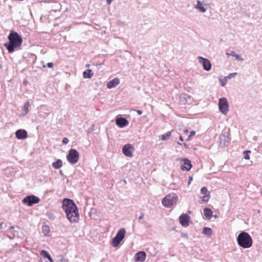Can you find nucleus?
I'll return each mask as SVG.
<instances>
[{"label": "nucleus", "mask_w": 262, "mask_h": 262, "mask_svg": "<svg viewBox=\"0 0 262 262\" xmlns=\"http://www.w3.org/2000/svg\"><path fill=\"white\" fill-rule=\"evenodd\" d=\"M62 207L66 213L68 220L71 223H77L79 221V213L74 201L70 199H64Z\"/></svg>", "instance_id": "1"}, {"label": "nucleus", "mask_w": 262, "mask_h": 262, "mask_svg": "<svg viewBox=\"0 0 262 262\" xmlns=\"http://www.w3.org/2000/svg\"><path fill=\"white\" fill-rule=\"evenodd\" d=\"M8 38L9 42L5 43L4 46L9 53L13 52L15 49L19 47L23 42L21 36L14 31H11Z\"/></svg>", "instance_id": "2"}, {"label": "nucleus", "mask_w": 262, "mask_h": 262, "mask_svg": "<svg viewBox=\"0 0 262 262\" xmlns=\"http://www.w3.org/2000/svg\"><path fill=\"white\" fill-rule=\"evenodd\" d=\"M238 245L244 249L250 248L253 244V240L250 234L245 231L241 232L237 237Z\"/></svg>", "instance_id": "3"}, {"label": "nucleus", "mask_w": 262, "mask_h": 262, "mask_svg": "<svg viewBox=\"0 0 262 262\" xmlns=\"http://www.w3.org/2000/svg\"><path fill=\"white\" fill-rule=\"evenodd\" d=\"M177 198V195L174 193L169 194L162 199V204L165 207H169L176 204Z\"/></svg>", "instance_id": "4"}, {"label": "nucleus", "mask_w": 262, "mask_h": 262, "mask_svg": "<svg viewBox=\"0 0 262 262\" xmlns=\"http://www.w3.org/2000/svg\"><path fill=\"white\" fill-rule=\"evenodd\" d=\"M67 159L70 163L75 164L79 161V154L77 150L72 148L69 150Z\"/></svg>", "instance_id": "5"}, {"label": "nucleus", "mask_w": 262, "mask_h": 262, "mask_svg": "<svg viewBox=\"0 0 262 262\" xmlns=\"http://www.w3.org/2000/svg\"><path fill=\"white\" fill-rule=\"evenodd\" d=\"M126 233L124 228H121L117 233L116 235L112 239V245L114 247H117L124 238Z\"/></svg>", "instance_id": "6"}, {"label": "nucleus", "mask_w": 262, "mask_h": 262, "mask_svg": "<svg viewBox=\"0 0 262 262\" xmlns=\"http://www.w3.org/2000/svg\"><path fill=\"white\" fill-rule=\"evenodd\" d=\"M220 111L224 115H226L229 111V104L227 100L225 97L220 99L219 102Z\"/></svg>", "instance_id": "7"}, {"label": "nucleus", "mask_w": 262, "mask_h": 262, "mask_svg": "<svg viewBox=\"0 0 262 262\" xmlns=\"http://www.w3.org/2000/svg\"><path fill=\"white\" fill-rule=\"evenodd\" d=\"M39 201L40 199L38 197L34 195H30L24 198L23 200V202L28 206H32L34 204L39 203Z\"/></svg>", "instance_id": "8"}, {"label": "nucleus", "mask_w": 262, "mask_h": 262, "mask_svg": "<svg viewBox=\"0 0 262 262\" xmlns=\"http://www.w3.org/2000/svg\"><path fill=\"white\" fill-rule=\"evenodd\" d=\"M135 150L134 147L130 144H127L124 145L122 148V152L126 157H132L133 156V153Z\"/></svg>", "instance_id": "9"}, {"label": "nucleus", "mask_w": 262, "mask_h": 262, "mask_svg": "<svg viewBox=\"0 0 262 262\" xmlns=\"http://www.w3.org/2000/svg\"><path fill=\"white\" fill-rule=\"evenodd\" d=\"M198 59L199 63L202 65L203 69L205 71H209L210 70L211 68V63L208 59L201 56H199Z\"/></svg>", "instance_id": "10"}, {"label": "nucleus", "mask_w": 262, "mask_h": 262, "mask_svg": "<svg viewBox=\"0 0 262 262\" xmlns=\"http://www.w3.org/2000/svg\"><path fill=\"white\" fill-rule=\"evenodd\" d=\"M190 216L187 214H182L179 217L180 223L183 227H187L189 225Z\"/></svg>", "instance_id": "11"}, {"label": "nucleus", "mask_w": 262, "mask_h": 262, "mask_svg": "<svg viewBox=\"0 0 262 262\" xmlns=\"http://www.w3.org/2000/svg\"><path fill=\"white\" fill-rule=\"evenodd\" d=\"M201 193L203 195L201 196L202 198L203 201L205 202H207L210 198V192L208 191L207 188L203 187L201 189Z\"/></svg>", "instance_id": "12"}, {"label": "nucleus", "mask_w": 262, "mask_h": 262, "mask_svg": "<svg viewBox=\"0 0 262 262\" xmlns=\"http://www.w3.org/2000/svg\"><path fill=\"white\" fill-rule=\"evenodd\" d=\"M116 123L118 126L119 127H123L127 126L128 124L127 120L123 117H117L116 119Z\"/></svg>", "instance_id": "13"}, {"label": "nucleus", "mask_w": 262, "mask_h": 262, "mask_svg": "<svg viewBox=\"0 0 262 262\" xmlns=\"http://www.w3.org/2000/svg\"><path fill=\"white\" fill-rule=\"evenodd\" d=\"M220 146L224 147L227 146L229 144V138L225 134V133L222 134L220 137Z\"/></svg>", "instance_id": "14"}, {"label": "nucleus", "mask_w": 262, "mask_h": 262, "mask_svg": "<svg viewBox=\"0 0 262 262\" xmlns=\"http://www.w3.org/2000/svg\"><path fill=\"white\" fill-rule=\"evenodd\" d=\"M16 137L18 139H24L27 138L28 134L24 129H18L15 133Z\"/></svg>", "instance_id": "15"}, {"label": "nucleus", "mask_w": 262, "mask_h": 262, "mask_svg": "<svg viewBox=\"0 0 262 262\" xmlns=\"http://www.w3.org/2000/svg\"><path fill=\"white\" fill-rule=\"evenodd\" d=\"M146 258V253L144 251H139L135 255L136 261L143 262Z\"/></svg>", "instance_id": "16"}, {"label": "nucleus", "mask_w": 262, "mask_h": 262, "mask_svg": "<svg viewBox=\"0 0 262 262\" xmlns=\"http://www.w3.org/2000/svg\"><path fill=\"white\" fill-rule=\"evenodd\" d=\"M192 167V165L191 164V162L187 159H185L184 160L183 165H181V169L182 170H186L189 171Z\"/></svg>", "instance_id": "17"}, {"label": "nucleus", "mask_w": 262, "mask_h": 262, "mask_svg": "<svg viewBox=\"0 0 262 262\" xmlns=\"http://www.w3.org/2000/svg\"><path fill=\"white\" fill-rule=\"evenodd\" d=\"M119 79L117 78H115L107 82V88L108 89L114 88L118 85L119 84Z\"/></svg>", "instance_id": "18"}, {"label": "nucleus", "mask_w": 262, "mask_h": 262, "mask_svg": "<svg viewBox=\"0 0 262 262\" xmlns=\"http://www.w3.org/2000/svg\"><path fill=\"white\" fill-rule=\"evenodd\" d=\"M204 214L206 219L210 220L212 216V211L210 208L206 207L204 209Z\"/></svg>", "instance_id": "19"}, {"label": "nucleus", "mask_w": 262, "mask_h": 262, "mask_svg": "<svg viewBox=\"0 0 262 262\" xmlns=\"http://www.w3.org/2000/svg\"><path fill=\"white\" fill-rule=\"evenodd\" d=\"M52 166L55 169H59L62 166V161L60 159H58L55 162L52 163Z\"/></svg>", "instance_id": "20"}, {"label": "nucleus", "mask_w": 262, "mask_h": 262, "mask_svg": "<svg viewBox=\"0 0 262 262\" xmlns=\"http://www.w3.org/2000/svg\"><path fill=\"white\" fill-rule=\"evenodd\" d=\"M194 8L199 10L201 12L204 13L206 11V9L202 6V3L200 1H197V4Z\"/></svg>", "instance_id": "21"}, {"label": "nucleus", "mask_w": 262, "mask_h": 262, "mask_svg": "<svg viewBox=\"0 0 262 262\" xmlns=\"http://www.w3.org/2000/svg\"><path fill=\"white\" fill-rule=\"evenodd\" d=\"M40 254L45 258L49 259L50 262H53V259L49 254V253L45 250H42L40 251Z\"/></svg>", "instance_id": "22"}, {"label": "nucleus", "mask_w": 262, "mask_h": 262, "mask_svg": "<svg viewBox=\"0 0 262 262\" xmlns=\"http://www.w3.org/2000/svg\"><path fill=\"white\" fill-rule=\"evenodd\" d=\"M93 74L92 71L90 69H88L83 73V76L85 78H91Z\"/></svg>", "instance_id": "23"}, {"label": "nucleus", "mask_w": 262, "mask_h": 262, "mask_svg": "<svg viewBox=\"0 0 262 262\" xmlns=\"http://www.w3.org/2000/svg\"><path fill=\"white\" fill-rule=\"evenodd\" d=\"M212 233V229L209 227H204L203 229L202 233L208 236H210Z\"/></svg>", "instance_id": "24"}, {"label": "nucleus", "mask_w": 262, "mask_h": 262, "mask_svg": "<svg viewBox=\"0 0 262 262\" xmlns=\"http://www.w3.org/2000/svg\"><path fill=\"white\" fill-rule=\"evenodd\" d=\"M29 106H30V103L28 101H27V102H26L24 103V112L23 113V116H25L26 115H27L28 114Z\"/></svg>", "instance_id": "25"}, {"label": "nucleus", "mask_w": 262, "mask_h": 262, "mask_svg": "<svg viewBox=\"0 0 262 262\" xmlns=\"http://www.w3.org/2000/svg\"><path fill=\"white\" fill-rule=\"evenodd\" d=\"M42 232L45 236H47L50 232V227L48 225H43L42 227Z\"/></svg>", "instance_id": "26"}, {"label": "nucleus", "mask_w": 262, "mask_h": 262, "mask_svg": "<svg viewBox=\"0 0 262 262\" xmlns=\"http://www.w3.org/2000/svg\"><path fill=\"white\" fill-rule=\"evenodd\" d=\"M171 136V132H167L166 134L161 135V139L162 141H166L169 139Z\"/></svg>", "instance_id": "27"}, {"label": "nucleus", "mask_w": 262, "mask_h": 262, "mask_svg": "<svg viewBox=\"0 0 262 262\" xmlns=\"http://www.w3.org/2000/svg\"><path fill=\"white\" fill-rule=\"evenodd\" d=\"M230 55L231 56H232L233 57H235V58L239 60V61H243L244 60V59L243 58H241L240 55H239L238 54H236L234 51H231L230 53Z\"/></svg>", "instance_id": "28"}, {"label": "nucleus", "mask_w": 262, "mask_h": 262, "mask_svg": "<svg viewBox=\"0 0 262 262\" xmlns=\"http://www.w3.org/2000/svg\"><path fill=\"white\" fill-rule=\"evenodd\" d=\"M250 150H246L243 152L244 157L245 159L249 160L250 159V156L249 155V153H250Z\"/></svg>", "instance_id": "29"}, {"label": "nucleus", "mask_w": 262, "mask_h": 262, "mask_svg": "<svg viewBox=\"0 0 262 262\" xmlns=\"http://www.w3.org/2000/svg\"><path fill=\"white\" fill-rule=\"evenodd\" d=\"M47 215L48 216V217L52 220H54L55 219V215H54L53 213L51 212H48Z\"/></svg>", "instance_id": "30"}, {"label": "nucleus", "mask_w": 262, "mask_h": 262, "mask_svg": "<svg viewBox=\"0 0 262 262\" xmlns=\"http://www.w3.org/2000/svg\"><path fill=\"white\" fill-rule=\"evenodd\" d=\"M237 75V73H230L226 77L228 79H231Z\"/></svg>", "instance_id": "31"}, {"label": "nucleus", "mask_w": 262, "mask_h": 262, "mask_svg": "<svg viewBox=\"0 0 262 262\" xmlns=\"http://www.w3.org/2000/svg\"><path fill=\"white\" fill-rule=\"evenodd\" d=\"M195 134V132L194 130H191L190 133V135L188 136L187 140H190V138Z\"/></svg>", "instance_id": "32"}, {"label": "nucleus", "mask_w": 262, "mask_h": 262, "mask_svg": "<svg viewBox=\"0 0 262 262\" xmlns=\"http://www.w3.org/2000/svg\"><path fill=\"white\" fill-rule=\"evenodd\" d=\"M220 81L221 82V85L222 86H224L226 83V82H227V80L226 79H220Z\"/></svg>", "instance_id": "33"}, {"label": "nucleus", "mask_w": 262, "mask_h": 262, "mask_svg": "<svg viewBox=\"0 0 262 262\" xmlns=\"http://www.w3.org/2000/svg\"><path fill=\"white\" fill-rule=\"evenodd\" d=\"M69 140L68 139V138H63V139H62V143L63 144H68V143L69 142Z\"/></svg>", "instance_id": "34"}, {"label": "nucleus", "mask_w": 262, "mask_h": 262, "mask_svg": "<svg viewBox=\"0 0 262 262\" xmlns=\"http://www.w3.org/2000/svg\"><path fill=\"white\" fill-rule=\"evenodd\" d=\"M47 66L49 68H51L53 67V63L52 62H49L47 64Z\"/></svg>", "instance_id": "35"}, {"label": "nucleus", "mask_w": 262, "mask_h": 262, "mask_svg": "<svg viewBox=\"0 0 262 262\" xmlns=\"http://www.w3.org/2000/svg\"><path fill=\"white\" fill-rule=\"evenodd\" d=\"M192 181V177H189L188 178V185H189L191 183V182Z\"/></svg>", "instance_id": "36"}, {"label": "nucleus", "mask_w": 262, "mask_h": 262, "mask_svg": "<svg viewBox=\"0 0 262 262\" xmlns=\"http://www.w3.org/2000/svg\"><path fill=\"white\" fill-rule=\"evenodd\" d=\"M143 217H144V214H143V213H141V215L139 217V220H142L143 218Z\"/></svg>", "instance_id": "37"}, {"label": "nucleus", "mask_w": 262, "mask_h": 262, "mask_svg": "<svg viewBox=\"0 0 262 262\" xmlns=\"http://www.w3.org/2000/svg\"><path fill=\"white\" fill-rule=\"evenodd\" d=\"M137 113L138 115H141L142 114V112L141 110H137Z\"/></svg>", "instance_id": "38"}, {"label": "nucleus", "mask_w": 262, "mask_h": 262, "mask_svg": "<svg viewBox=\"0 0 262 262\" xmlns=\"http://www.w3.org/2000/svg\"><path fill=\"white\" fill-rule=\"evenodd\" d=\"M108 4H111L113 0H106Z\"/></svg>", "instance_id": "39"}, {"label": "nucleus", "mask_w": 262, "mask_h": 262, "mask_svg": "<svg viewBox=\"0 0 262 262\" xmlns=\"http://www.w3.org/2000/svg\"><path fill=\"white\" fill-rule=\"evenodd\" d=\"M179 139H180V141H183V137H182V136H180L179 137Z\"/></svg>", "instance_id": "40"}, {"label": "nucleus", "mask_w": 262, "mask_h": 262, "mask_svg": "<svg viewBox=\"0 0 262 262\" xmlns=\"http://www.w3.org/2000/svg\"><path fill=\"white\" fill-rule=\"evenodd\" d=\"M59 173L60 174L61 176H63V172H62V171L61 170H60Z\"/></svg>", "instance_id": "41"}, {"label": "nucleus", "mask_w": 262, "mask_h": 262, "mask_svg": "<svg viewBox=\"0 0 262 262\" xmlns=\"http://www.w3.org/2000/svg\"><path fill=\"white\" fill-rule=\"evenodd\" d=\"M8 237H9L10 239H13V237H14V236H13L11 237V236H10L9 235H8Z\"/></svg>", "instance_id": "42"}, {"label": "nucleus", "mask_w": 262, "mask_h": 262, "mask_svg": "<svg viewBox=\"0 0 262 262\" xmlns=\"http://www.w3.org/2000/svg\"><path fill=\"white\" fill-rule=\"evenodd\" d=\"M184 132L185 133H186V134L188 133V130L187 129L184 130Z\"/></svg>", "instance_id": "43"}, {"label": "nucleus", "mask_w": 262, "mask_h": 262, "mask_svg": "<svg viewBox=\"0 0 262 262\" xmlns=\"http://www.w3.org/2000/svg\"><path fill=\"white\" fill-rule=\"evenodd\" d=\"M3 224V223H0V229H1L2 228Z\"/></svg>", "instance_id": "44"}, {"label": "nucleus", "mask_w": 262, "mask_h": 262, "mask_svg": "<svg viewBox=\"0 0 262 262\" xmlns=\"http://www.w3.org/2000/svg\"><path fill=\"white\" fill-rule=\"evenodd\" d=\"M85 67H87V68H89L90 67V64H86Z\"/></svg>", "instance_id": "45"}, {"label": "nucleus", "mask_w": 262, "mask_h": 262, "mask_svg": "<svg viewBox=\"0 0 262 262\" xmlns=\"http://www.w3.org/2000/svg\"><path fill=\"white\" fill-rule=\"evenodd\" d=\"M13 228H14V226H11L9 229H12Z\"/></svg>", "instance_id": "46"}, {"label": "nucleus", "mask_w": 262, "mask_h": 262, "mask_svg": "<svg viewBox=\"0 0 262 262\" xmlns=\"http://www.w3.org/2000/svg\"><path fill=\"white\" fill-rule=\"evenodd\" d=\"M183 146H186V143H184L183 144Z\"/></svg>", "instance_id": "47"}, {"label": "nucleus", "mask_w": 262, "mask_h": 262, "mask_svg": "<svg viewBox=\"0 0 262 262\" xmlns=\"http://www.w3.org/2000/svg\"><path fill=\"white\" fill-rule=\"evenodd\" d=\"M226 54H227V55H228V56L230 55V53H226Z\"/></svg>", "instance_id": "48"}, {"label": "nucleus", "mask_w": 262, "mask_h": 262, "mask_svg": "<svg viewBox=\"0 0 262 262\" xmlns=\"http://www.w3.org/2000/svg\"><path fill=\"white\" fill-rule=\"evenodd\" d=\"M214 217L215 218H216V217H217V215H214Z\"/></svg>", "instance_id": "49"}, {"label": "nucleus", "mask_w": 262, "mask_h": 262, "mask_svg": "<svg viewBox=\"0 0 262 262\" xmlns=\"http://www.w3.org/2000/svg\"><path fill=\"white\" fill-rule=\"evenodd\" d=\"M178 143L179 144H180V145H182V143H181L178 142Z\"/></svg>", "instance_id": "50"}, {"label": "nucleus", "mask_w": 262, "mask_h": 262, "mask_svg": "<svg viewBox=\"0 0 262 262\" xmlns=\"http://www.w3.org/2000/svg\"><path fill=\"white\" fill-rule=\"evenodd\" d=\"M261 194H262V191H261Z\"/></svg>", "instance_id": "51"}]
</instances>
